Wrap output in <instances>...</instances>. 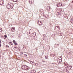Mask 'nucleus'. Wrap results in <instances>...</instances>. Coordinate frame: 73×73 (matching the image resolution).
<instances>
[{
	"instance_id": "1",
	"label": "nucleus",
	"mask_w": 73,
	"mask_h": 73,
	"mask_svg": "<svg viewBox=\"0 0 73 73\" xmlns=\"http://www.w3.org/2000/svg\"><path fill=\"white\" fill-rule=\"evenodd\" d=\"M7 8L10 9L11 8H13V4L11 3H9L7 5Z\"/></svg>"
},
{
	"instance_id": "2",
	"label": "nucleus",
	"mask_w": 73,
	"mask_h": 73,
	"mask_svg": "<svg viewBox=\"0 0 73 73\" xmlns=\"http://www.w3.org/2000/svg\"><path fill=\"white\" fill-rule=\"evenodd\" d=\"M62 56H60L58 58V62H61L62 61Z\"/></svg>"
},
{
	"instance_id": "3",
	"label": "nucleus",
	"mask_w": 73,
	"mask_h": 73,
	"mask_svg": "<svg viewBox=\"0 0 73 73\" xmlns=\"http://www.w3.org/2000/svg\"><path fill=\"white\" fill-rule=\"evenodd\" d=\"M37 23L39 25H42V22H41V21H37Z\"/></svg>"
},
{
	"instance_id": "4",
	"label": "nucleus",
	"mask_w": 73,
	"mask_h": 73,
	"mask_svg": "<svg viewBox=\"0 0 73 73\" xmlns=\"http://www.w3.org/2000/svg\"><path fill=\"white\" fill-rule=\"evenodd\" d=\"M3 3H4V1L3 0H0V5H2Z\"/></svg>"
},
{
	"instance_id": "5",
	"label": "nucleus",
	"mask_w": 73,
	"mask_h": 73,
	"mask_svg": "<svg viewBox=\"0 0 73 73\" xmlns=\"http://www.w3.org/2000/svg\"><path fill=\"white\" fill-rule=\"evenodd\" d=\"M57 6L58 7H61L62 6V4L61 3H58L57 4Z\"/></svg>"
},
{
	"instance_id": "6",
	"label": "nucleus",
	"mask_w": 73,
	"mask_h": 73,
	"mask_svg": "<svg viewBox=\"0 0 73 73\" xmlns=\"http://www.w3.org/2000/svg\"><path fill=\"white\" fill-rule=\"evenodd\" d=\"M22 68L23 69L26 70V66L23 65V66H22Z\"/></svg>"
},
{
	"instance_id": "7",
	"label": "nucleus",
	"mask_w": 73,
	"mask_h": 73,
	"mask_svg": "<svg viewBox=\"0 0 73 73\" xmlns=\"http://www.w3.org/2000/svg\"><path fill=\"white\" fill-rule=\"evenodd\" d=\"M11 31L12 32H15V27H13L11 29Z\"/></svg>"
},
{
	"instance_id": "8",
	"label": "nucleus",
	"mask_w": 73,
	"mask_h": 73,
	"mask_svg": "<svg viewBox=\"0 0 73 73\" xmlns=\"http://www.w3.org/2000/svg\"><path fill=\"white\" fill-rule=\"evenodd\" d=\"M72 66L70 65H69L68 66V69H71V68H72Z\"/></svg>"
},
{
	"instance_id": "9",
	"label": "nucleus",
	"mask_w": 73,
	"mask_h": 73,
	"mask_svg": "<svg viewBox=\"0 0 73 73\" xmlns=\"http://www.w3.org/2000/svg\"><path fill=\"white\" fill-rule=\"evenodd\" d=\"M70 21L73 24V18H72L70 20Z\"/></svg>"
},
{
	"instance_id": "10",
	"label": "nucleus",
	"mask_w": 73,
	"mask_h": 73,
	"mask_svg": "<svg viewBox=\"0 0 73 73\" xmlns=\"http://www.w3.org/2000/svg\"><path fill=\"white\" fill-rule=\"evenodd\" d=\"M68 63L66 62H64V65L65 66H67V65H68Z\"/></svg>"
},
{
	"instance_id": "11",
	"label": "nucleus",
	"mask_w": 73,
	"mask_h": 73,
	"mask_svg": "<svg viewBox=\"0 0 73 73\" xmlns=\"http://www.w3.org/2000/svg\"><path fill=\"white\" fill-rule=\"evenodd\" d=\"M26 70L27 69V70H28V69H29V67L26 66Z\"/></svg>"
},
{
	"instance_id": "12",
	"label": "nucleus",
	"mask_w": 73,
	"mask_h": 73,
	"mask_svg": "<svg viewBox=\"0 0 73 73\" xmlns=\"http://www.w3.org/2000/svg\"><path fill=\"white\" fill-rule=\"evenodd\" d=\"M33 73H36V70H33Z\"/></svg>"
},
{
	"instance_id": "13",
	"label": "nucleus",
	"mask_w": 73,
	"mask_h": 73,
	"mask_svg": "<svg viewBox=\"0 0 73 73\" xmlns=\"http://www.w3.org/2000/svg\"><path fill=\"white\" fill-rule=\"evenodd\" d=\"M14 2H17V0H13Z\"/></svg>"
},
{
	"instance_id": "14",
	"label": "nucleus",
	"mask_w": 73,
	"mask_h": 73,
	"mask_svg": "<svg viewBox=\"0 0 73 73\" xmlns=\"http://www.w3.org/2000/svg\"><path fill=\"white\" fill-rule=\"evenodd\" d=\"M2 29L1 28H0V32H2Z\"/></svg>"
},
{
	"instance_id": "15",
	"label": "nucleus",
	"mask_w": 73,
	"mask_h": 73,
	"mask_svg": "<svg viewBox=\"0 0 73 73\" xmlns=\"http://www.w3.org/2000/svg\"><path fill=\"white\" fill-rule=\"evenodd\" d=\"M45 57L46 59H48V57L47 56H46Z\"/></svg>"
},
{
	"instance_id": "16",
	"label": "nucleus",
	"mask_w": 73,
	"mask_h": 73,
	"mask_svg": "<svg viewBox=\"0 0 73 73\" xmlns=\"http://www.w3.org/2000/svg\"><path fill=\"white\" fill-rule=\"evenodd\" d=\"M15 45H17V43L15 42Z\"/></svg>"
},
{
	"instance_id": "17",
	"label": "nucleus",
	"mask_w": 73,
	"mask_h": 73,
	"mask_svg": "<svg viewBox=\"0 0 73 73\" xmlns=\"http://www.w3.org/2000/svg\"><path fill=\"white\" fill-rule=\"evenodd\" d=\"M4 37L5 38H7V36L6 35H4Z\"/></svg>"
},
{
	"instance_id": "18",
	"label": "nucleus",
	"mask_w": 73,
	"mask_h": 73,
	"mask_svg": "<svg viewBox=\"0 0 73 73\" xmlns=\"http://www.w3.org/2000/svg\"><path fill=\"white\" fill-rule=\"evenodd\" d=\"M13 42L14 43H15V42H16V41L13 40Z\"/></svg>"
},
{
	"instance_id": "19",
	"label": "nucleus",
	"mask_w": 73,
	"mask_h": 73,
	"mask_svg": "<svg viewBox=\"0 0 73 73\" xmlns=\"http://www.w3.org/2000/svg\"><path fill=\"white\" fill-rule=\"evenodd\" d=\"M1 43H0V47H1Z\"/></svg>"
},
{
	"instance_id": "20",
	"label": "nucleus",
	"mask_w": 73,
	"mask_h": 73,
	"mask_svg": "<svg viewBox=\"0 0 73 73\" xmlns=\"http://www.w3.org/2000/svg\"><path fill=\"white\" fill-rule=\"evenodd\" d=\"M11 45H13V44H12V43H11Z\"/></svg>"
},
{
	"instance_id": "21",
	"label": "nucleus",
	"mask_w": 73,
	"mask_h": 73,
	"mask_svg": "<svg viewBox=\"0 0 73 73\" xmlns=\"http://www.w3.org/2000/svg\"><path fill=\"white\" fill-rule=\"evenodd\" d=\"M59 26H58V29H59L60 28H59Z\"/></svg>"
},
{
	"instance_id": "22",
	"label": "nucleus",
	"mask_w": 73,
	"mask_h": 73,
	"mask_svg": "<svg viewBox=\"0 0 73 73\" xmlns=\"http://www.w3.org/2000/svg\"><path fill=\"white\" fill-rule=\"evenodd\" d=\"M9 43H12V42H9Z\"/></svg>"
},
{
	"instance_id": "23",
	"label": "nucleus",
	"mask_w": 73,
	"mask_h": 73,
	"mask_svg": "<svg viewBox=\"0 0 73 73\" xmlns=\"http://www.w3.org/2000/svg\"><path fill=\"white\" fill-rule=\"evenodd\" d=\"M0 42L1 43V40H0Z\"/></svg>"
},
{
	"instance_id": "24",
	"label": "nucleus",
	"mask_w": 73,
	"mask_h": 73,
	"mask_svg": "<svg viewBox=\"0 0 73 73\" xmlns=\"http://www.w3.org/2000/svg\"><path fill=\"white\" fill-rule=\"evenodd\" d=\"M26 56H27V55H26Z\"/></svg>"
},
{
	"instance_id": "25",
	"label": "nucleus",
	"mask_w": 73,
	"mask_h": 73,
	"mask_svg": "<svg viewBox=\"0 0 73 73\" xmlns=\"http://www.w3.org/2000/svg\"><path fill=\"white\" fill-rule=\"evenodd\" d=\"M72 3H73V1H72Z\"/></svg>"
}]
</instances>
